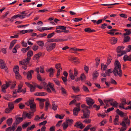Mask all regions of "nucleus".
<instances>
[{
  "label": "nucleus",
  "mask_w": 131,
  "mask_h": 131,
  "mask_svg": "<svg viewBox=\"0 0 131 131\" xmlns=\"http://www.w3.org/2000/svg\"><path fill=\"white\" fill-rule=\"evenodd\" d=\"M114 66L113 70V73L114 76L117 77L118 75L120 77H122V72L121 68V64L118 60L115 61Z\"/></svg>",
  "instance_id": "f257e3e1"
},
{
  "label": "nucleus",
  "mask_w": 131,
  "mask_h": 131,
  "mask_svg": "<svg viewBox=\"0 0 131 131\" xmlns=\"http://www.w3.org/2000/svg\"><path fill=\"white\" fill-rule=\"evenodd\" d=\"M128 117H127L123 119V121L120 123V125L123 126L120 129L119 131H125L127 128L126 124H128L129 126L130 124V120L128 119Z\"/></svg>",
  "instance_id": "f03ea898"
},
{
  "label": "nucleus",
  "mask_w": 131,
  "mask_h": 131,
  "mask_svg": "<svg viewBox=\"0 0 131 131\" xmlns=\"http://www.w3.org/2000/svg\"><path fill=\"white\" fill-rule=\"evenodd\" d=\"M49 43V42H47L46 44L47 45L46 47V50L47 51L49 52L51 51L55 48L56 46V44L55 43L50 44Z\"/></svg>",
  "instance_id": "7ed1b4c3"
},
{
  "label": "nucleus",
  "mask_w": 131,
  "mask_h": 131,
  "mask_svg": "<svg viewBox=\"0 0 131 131\" xmlns=\"http://www.w3.org/2000/svg\"><path fill=\"white\" fill-rule=\"evenodd\" d=\"M83 113V116H81V118L82 119L88 118L90 117V111L88 109H84L82 110Z\"/></svg>",
  "instance_id": "20e7f679"
},
{
  "label": "nucleus",
  "mask_w": 131,
  "mask_h": 131,
  "mask_svg": "<svg viewBox=\"0 0 131 131\" xmlns=\"http://www.w3.org/2000/svg\"><path fill=\"white\" fill-rule=\"evenodd\" d=\"M118 31V30L114 29H112L110 30L109 31L107 32L106 33L108 34H110L112 36H114V34H115L116 35H118L119 34L121 35V33H119L118 32L115 33V32Z\"/></svg>",
  "instance_id": "39448f33"
},
{
  "label": "nucleus",
  "mask_w": 131,
  "mask_h": 131,
  "mask_svg": "<svg viewBox=\"0 0 131 131\" xmlns=\"http://www.w3.org/2000/svg\"><path fill=\"white\" fill-rule=\"evenodd\" d=\"M85 99L87 104L89 106H92L95 103L91 97H86Z\"/></svg>",
  "instance_id": "423d86ee"
},
{
  "label": "nucleus",
  "mask_w": 131,
  "mask_h": 131,
  "mask_svg": "<svg viewBox=\"0 0 131 131\" xmlns=\"http://www.w3.org/2000/svg\"><path fill=\"white\" fill-rule=\"evenodd\" d=\"M9 86V84L8 82H6L5 84H3L1 86L2 91L4 93L6 92V89L8 88Z\"/></svg>",
  "instance_id": "0eeeda50"
},
{
  "label": "nucleus",
  "mask_w": 131,
  "mask_h": 131,
  "mask_svg": "<svg viewBox=\"0 0 131 131\" xmlns=\"http://www.w3.org/2000/svg\"><path fill=\"white\" fill-rule=\"evenodd\" d=\"M25 84L29 87L30 88V90L31 92H34L36 88L32 84H30L28 82H26Z\"/></svg>",
  "instance_id": "6e6552de"
},
{
  "label": "nucleus",
  "mask_w": 131,
  "mask_h": 131,
  "mask_svg": "<svg viewBox=\"0 0 131 131\" xmlns=\"http://www.w3.org/2000/svg\"><path fill=\"white\" fill-rule=\"evenodd\" d=\"M74 126L80 128L81 129H82L85 127V126H83V124L80 121L77 122L74 125Z\"/></svg>",
  "instance_id": "1a4fd4ad"
},
{
  "label": "nucleus",
  "mask_w": 131,
  "mask_h": 131,
  "mask_svg": "<svg viewBox=\"0 0 131 131\" xmlns=\"http://www.w3.org/2000/svg\"><path fill=\"white\" fill-rule=\"evenodd\" d=\"M34 71L32 70H31L30 71H28L27 73V78L29 80H30L32 78V75L31 73H33Z\"/></svg>",
  "instance_id": "9d476101"
},
{
  "label": "nucleus",
  "mask_w": 131,
  "mask_h": 131,
  "mask_svg": "<svg viewBox=\"0 0 131 131\" xmlns=\"http://www.w3.org/2000/svg\"><path fill=\"white\" fill-rule=\"evenodd\" d=\"M15 123L17 124H18L23 120V118L19 116H15Z\"/></svg>",
  "instance_id": "9b49d317"
},
{
  "label": "nucleus",
  "mask_w": 131,
  "mask_h": 131,
  "mask_svg": "<svg viewBox=\"0 0 131 131\" xmlns=\"http://www.w3.org/2000/svg\"><path fill=\"white\" fill-rule=\"evenodd\" d=\"M6 65L4 61L2 59L0 60V67L2 69L6 67Z\"/></svg>",
  "instance_id": "f8f14e48"
},
{
  "label": "nucleus",
  "mask_w": 131,
  "mask_h": 131,
  "mask_svg": "<svg viewBox=\"0 0 131 131\" xmlns=\"http://www.w3.org/2000/svg\"><path fill=\"white\" fill-rule=\"evenodd\" d=\"M30 109L32 112H35L36 110V106L35 103H34L30 105Z\"/></svg>",
  "instance_id": "ddd939ff"
},
{
  "label": "nucleus",
  "mask_w": 131,
  "mask_h": 131,
  "mask_svg": "<svg viewBox=\"0 0 131 131\" xmlns=\"http://www.w3.org/2000/svg\"><path fill=\"white\" fill-rule=\"evenodd\" d=\"M42 53L41 52H39L36 54L33 58V59L34 60H38L40 57Z\"/></svg>",
  "instance_id": "4468645a"
},
{
  "label": "nucleus",
  "mask_w": 131,
  "mask_h": 131,
  "mask_svg": "<svg viewBox=\"0 0 131 131\" xmlns=\"http://www.w3.org/2000/svg\"><path fill=\"white\" fill-rule=\"evenodd\" d=\"M117 41V39L114 37H112L110 39V41L112 45L115 44L116 43Z\"/></svg>",
  "instance_id": "2eb2a0df"
},
{
  "label": "nucleus",
  "mask_w": 131,
  "mask_h": 131,
  "mask_svg": "<svg viewBox=\"0 0 131 131\" xmlns=\"http://www.w3.org/2000/svg\"><path fill=\"white\" fill-rule=\"evenodd\" d=\"M123 59L124 61H131V56H128L127 55H125L123 57Z\"/></svg>",
  "instance_id": "dca6fc26"
},
{
  "label": "nucleus",
  "mask_w": 131,
  "mask_h": 131,
  "mask_svg": "<svg viewBox=\"0 0 131 131\" xmlns=\"http://www.w3.org/2000/svg\"><path fill=\"white\" fill-rule=\"evenodd\" d=\"M53 69L52 68H51L50 69L46 70V71L47 72H49V76L50 77H52L53 75Z\"/></svg>",
  "instance_id": "f3484780"
},
{
  "label": "nucleus",
  "mask_w": 131,
  "mask_h": 131,
  "mask_svg": "<svg viewBox=\"0 0 131 131\" xmlns=\"http://www.w3.org/2000/svg\"><path fill=\"white\" fill-rule=\"evenodd\" d=\"M34 115V112H30L26 113V115L28 119H30Z\"/></svg>",
  "instance_id": "a211bd4d"
},
{
  "label": "nucleus",
  "mask_w": 131,
  "mask_h": 131,
  "mask_svg": "<svg viewBox=\"0 0 131 131\" xmlns=\"http://www.w3.org/2000/svg\"><path fill=\"white\" fill-rule=\"evenodd\" d=\"M47 100L46 101L45 105V111H47L49 106H50V104L49 101L48 99H47Z\"/></svg>",
  "instance_id": "6ab92c4d"
},
{
  "label": "nucleus",
  "mask_w": 131,
  "mask_h": 131,
  "mask_svg": "<svg viewBox=\"0 0 131 131\" xmlns=\"http://www.w3.org/2000/svg\"><path fill=\"white\" fill-rule=\"evenodd\" d=\"M84 31L85 32H87L89 33L95 31V30L94 29L91 30V28H85L84 29Z\"/></svg>",
  "instance_id": "aec40b11"
},
{
  "label": "nucleus",
  "mask_w": 131,
  "mask_h": 131,
  "mask_svg": "<svg viewBox=\"0 0 131 131\" xmlns=\"http://www.w3.org/2000/svg\"><path fill=\"white\" fill-rule=\"evenodd\" d=\"M130 37L129 36H126L124 37L123 39V43L128 42L130 40Z\"/></svg>",
  "instance_id": "412c9836"
},
{
  "label": "nucleus",
  "mask_w": 131,
  "mask_h": 131,
  "mask_svg": "<svg viewBox=\"0 0 131 131\" xmlns=\"http://www.w3.org/2000/svg\"><path fill=\"white\" fill-rule=\"evenodd\" d=\"M17 40H13L10 43L9 47V49L11 50L15 44Z\"/></svg>",
  "instance_id": "4be33fe9"
},
{
  "label": "nucleus",
  "mask_w": 131,
  "mask_h": 131,
  "mask_svg": "<svg viewBox=\"0 0 131 131\" xmlns=\"http://www.w3.org/2000/svg\"><path fill=\"white\" fill-rule=\"evenodd\" d=\"M124 48V47L123 46H118L116 49L117 52L118 53L121 52L123 49Z\"/></svg>",
  "instance_id": "5701e85b"
},
{
  "label": "nucleus",
  "mask_w": 131,
  "mask_h": 131,
  "mask_svg": "<svg viewBox=\"0 0 131 131\" xmlns=\"http://www.w3.org/2000/svg\"><path fill=\"white\" fill-rule=\"evenodd\" d=\"M71 88L74 92L75 93H77L80 91V89L78 86L75 88L74 86H71Z\"/></svg>",
  "instance_id": "b1692460"
},
{
  "label": "nucleus",
  "mask_w": 131,
  "mask_h": 131,
  "mask_svg": "<svg viewBox=\"0 0 131 131\" xmlns=\"http://www.w3.org/2000/svg\"><path fill=\"white\" fill-rule=\"evenodd\" d=\"M112 60V57L109 54L107 58V62H106V64L107 65H109L111 62Z\"/></svg>",
  "instance_id": "393cba45"
},
{
  "label": "nucleus",
  "mask_w": 131,
  "mask_h": 131,
  "mask_svg": "<svg viewBox=\"0 0 131 131\" xmlns=\"http://www.w3.org/2000/svg\"><path fill=\"white\" fill-rule=\"evenodd\" d=\"M116 112L121 117H123L124 115V113L121 111H120L119 109H117L116 111Z\"/></svg>",
  "instance_id": "a878e982"
},
{
  "label": "nucleus",
  "mask_w": 131,
  "mask_h": 131,
  "mask_svg": "<svg viewBox=\"0 0 131 131\" xmlns=\"http://www.w3.org/2000/svg\"><path fill=\"white\" fill-rule=\"evenodd\" d=\"M80 80L82 81H84L86 80V77L84 73L81 74L80 76Z\"/></svg>",
  "instance_id": "bb28decb"
},
{
  "label": "nucleus",
  "mask_w": 131,
  "mask_h": 131,
  "mask_svg": "<svg viewBox=\"0 0 131 131\" xmlns=\"http://www.w3.org/2000/svg\"><path fill=\"white\" fill-rule=\"evenodd\" d=\"M8 106L9 109L12 110L14 108V105L12 102H9L8 103Z\"/></svg>",
  "instance_id": "cd10ccee"
},
{
  "label": "nucleus",
  "mask_w": 131,
  "mask_h": 131,
  "mask_svg": "<svg viewBox=\"0 0 131 131\" xmlns=\"http://www.w3.org/2000/svg\"><path fill=\"white\" fill-rule=\"evenodd\" d=\"M113 100V99H109L104 100V103L106 104V106H107L108 105V102H112Z\"/></svg>",
  "instance_id": "c85d7f7f"
},
{
  "label": "nucleus",
  "mask_w": 131,
  "mask_h": 131,
  "mask_svg": "<svg viewBox=\"0 0 131 131\" xmlns=\"http://www.w3.org/2000/svg\"><path fill=\"white\" fill-rule=\"evenodd\" d=\"M13 71L14 73H16L19 72V67L18 66H16L13 69Z\"/></svg>",
  "instance_id": "c756f323"
},
{
  "label": "nucleus",
  "mask_w": 131,
  "mask_h": 131,
  "mask_svg": "<svg viewBox=\"0 0 131 131\" xmlns=\"http://www.w3.org/2000/svg\"><path fill=\"white\" fill-rule=\"evenodd\" d=\"M79 59L76 57H73L71 59V61H73L74 63H79L80 62L79 61Z\"/></svg>",
  "instance_id": "7c9ffc66"
},
{
  "label": "nucleus",
  "mask_w": 131,
  "mask_h": 131,
  "mask_svg": "<svg viewBox=\"0 0 131 131\" xmlns=\"http://www.w3.org/2000/svg\"><path fill=\"white\" fill-rule=\"evenodd\" d=\"M31 123V122H29L23 124L22 125V127L23 129H24L27 127Z\"/></svg>",
  "instance_id": "2f4dec72"
},
{
  "label": "nucleus",
  "mask_w": 131,
  "mask_h": 131,
  "mask_svg": "<svg viewBox=\"0 0 131 131\" xmlns=\"http://www.w3.org/2000/svg\"><path fill=\"white\" fill-rule=\"evenodd\" d=\"M13 122V119L12 118L8 119L6 121V123L8 126L11 125Z\"/></svg>",
  "instance_id": "473e14b6"
},
{
  "label": "nucleus",
  "mask_w": 131,
  "mask_h": 131,
  "mask_svg": "<svg viewBox=\"0 0 131 131\" xmlns=\"http://www.w3.org/2000/svg\"><path fill=\"white\" fill-rule=\"evenodd\" d=\"M99 75V73L97 71H94L93 73V79H94L96 78Z\"/></svg>",
  "instance_id": "72a5a7b5"
},
{
  "label": "nucleus",
  "mask_w": 131,
  "mask_h": 131,
  "mask_svg": "<svg viewBox=\"0 0 131 131\" xmlns=\"http://www.w3.org/2000/svg\"><path fill=\"white\" fill-rule=\"evenodd\" d=\"M66 123L68 124V125L71 126L73 122V120L72 119H68L66 120Z\"/></svg>",
  "instance_id": "f704fd0d"
},
{
  "label": "nucleus",
  "mask_w": 131,
  "mask_h": 131,
  "mask_svg": "<svg viewBox=\"0 0 131 131\" xmlns=\"http://www.w3.org/2000/svg\"><path fill=\"white\" fill-rule=\"evenodd\" d=\"M52 109L56 111L57 110V107H58V106L55 104V103L54 102H52V104L51 105Z\"/></svg>",
  "instance_id": "c9c22d12"
},
{
  "label": "nucleus",
  "mask_w": 131,
  "mask_h": 131,
  "mask_svg": "<svg viewBox=\"0 0 131 131\" xmlns=\"http://www.w3.org/2000/svg\"><path fill=\"white\" fill-rule=\"evenodd\" d=\"M30 59L31 58L27 57L26 59H23V61H24L25 64H27L29 63Z\"/></svg>",
  "instance_id": "e433bc0d"
},
{
  "label": "nucleus",
  "mask_w": 131,
  "mask_h": 131,
  "mask_svg": "<svg viewBox=\"0 0 131 131\" xmlns=\"http://www.w3.org/2000/svg\"><path fill=\"white\" fill-rule=\"evenodd\" d=\"M113 72V71H112V69H110L108 70H106L105 71V73L107 74L108 76H110V73Z\"/></svg>",
  "instance_id": "4c0bfd02"
},
{
  "label": "nucleus",
  "mask_w": 131,
  "mask_h": 131,
  "mask_svg": "<svg viewBox=\"0 0 131 131\" xmlns=\"http://www.w3.org/2000/svg\"><path fill=\"white\" fill-rule=\"evenodd\" d=\"M33 54V52L31 50L28 51L27 53V57L30 58V57L32 56Z\"/></svg>",
  "instance_id": "58836bf2"
},
{
  "label": "nucleus",
  "mask_w": 131,
  "mask_h": 131,
  "mask_svg": "<svg viewBox=\"0 0 131 131\" xmlns=\"http://www.w3.org/2000/svg\"><path fill=\"white\" fill-rule=\"evenodd\" d=\"M78 109L74 108L73 110V115L75 116H77L78 114L79 111Z\"/></svg>",
  "instance_id": "ea45409f"
},
{
  "label": "nucleus",
  "mask_w": 131,
  "mask_h": 131,
  "mask_svg": "<svg viewBox=\"0 0 131 131\" xmlns=\"http://www.w3.org/2000/svg\"><path fill=\"white\" fill-rule=\"evenodd\" d=\"M35 124H33L31 126L28 127L26 129V131L32 130L35 128Z\"/></svg>",
  "instance_id": "a19ab883"
},
{
  "label": "nucleus",
  "mask_w": 131,
  "mask_h": 131,
  "mask_svg": "<svg viewBox=\"0 0 131 131\" xmlns=\"http://www.w3.org/2000/svg\"><path fill=\"white\" fill-rule=\"evenodd\" d=\"M62 29L63 30H66V27L63 26H57L56 29Z\"/></svg>",
  "instance_id": "79ce46f5"
},
{
  "label": "nucleus",
  "mask_w": 131,
  "mask_h": 131,
  "mask_svg": "<svg viewBox=\"0 0 131 131\" xmlns=\"http://www.w3.org/2000/svg\"><path fill=\"white\" fill-rule=\"evenodd\" d=\"M110 104L113 107H116L117 106L118 103H117V102L116 101H115L113 103H110Z\"/></svg>",
  "instance_id": "37998d69"
},
{
  "label": "nucleus",
  "mask_w": 131,
  "mask_h": 131,
  "mask_svg": "<svg viewBox=\"0 0 131 131\" xmlns=\"http://www.w3.org/2000/svg\"><path fill=\"white\" fill-rule=\"evenodd\" d=\"M63 129L64 130H65L67 128L68 126V124L66 122H64L63 124Z\"/></svg>",
  "instance_id": "c03bdc74"
},
{
  "label": "nucleus",
  "mask_w": 131,
  "mask_h": 131,
  "mask_svg": "<svg viewBox=\"0 0 131 131\" xmlns=\"http://www.w3.org/2000/svg\"><path fill=\"white\" fill-rule=\"evenodd\" d=\"M107 64L104 65L102 63L101 65V69L102 70L103 67V70L104 71L106 70L107 68Z\"/></svg>",
  "instance_id": "a18cd8bd"
},
{
  "label": "nucleus",
  "mask_w": 131,
  "mask_h": 131,
  "mask_svg": "<svg viewBox=\"0 0 131 131\" xmlns=\"http://www.w3.org/2000/svg\"><path fill=\"white\" fill-rule=\"evenodd\" d=\"M37 43L41 47H43L44 46V43L42 41H37Z\"/></svg>",
  "instance_id": "49530a36"
},
{
  "label": "nucleus",
  "mask_w": 131,
  "mask_h": 131,
  "mask_svg": "<svg viewBox=\"0 0 131 131\" xmlns=\"http://www.w3.org/2000/svg\"><path fill=\"white\" fill-rule=\"evenodd\" d=\"M67 40V39H54V42H62L65 41H66Z\"/></svg>",
  "instance_id": "de8ad7c7"
},
{
  "label": "nucleus",
  "mask_w": 131,
  "mask_h": 131,
  "mask_svg": "<svg viewBox=\"0 0 131 131\" xmlns=\"http://www.w3.org/2000/svg\"><path fill=\"white\" fill-rule=\"evenodd\" d=\"M30 46H28L26 48H22L21 51L23 52L24 53H26L28 50L30 49Z\"/></svg>",
  "instance_id": "09e8293b"
},
{
  "label": "nucleus",
  "mask_w": 131,
  "mask_h": 131,
  "mask_svg": "<svg viewBox=\"0 0 131 131\" xmlns=\"http://www.w3.org/2000/svg\"><path fill=\"white\" fill-rule=\"evenodd\" d=\"M100 59L97 58L95 59L96 61V67L97 68L100 63Z\"/></svg>",
  "instance_id": "8fccbe9b"
},
{
  "label": "nucleus",
  "mask_w": 131,
  "mask_h": 131,
  "mask_svg": "<svg viewBox=\"0 0 131 131\" xmlns=\"http://www.w3.org/2000/svg\"><path fill=\"white\" fill-rule=\"evenodd\" d=\"M39 96H43L46 95L47 94V93L45 92H39Z\"/></svg>",
  "instance_id": "3c124183"
},
{
  "label": "nucleus",
  "mask_w": 131,
  "mask_h": 131,
  "mask_svg": "<svg viewBox=\"0 0 131 131\" xmlns=\"http://www.w3.org/2000/svg\"><path fill=\"white\" fill-rule=\"evenodd\" d=\"M15 73V77L17 79H19L21 78V76L20 75L19 72L18 73Z\"/></svg>",
  "instance_id": "603ef678"
},
{
  "label": "nucleus",
  "mask_w": 131,
  "mask_h": 131,
  "mask_svg": "<svg viewBox=\"0 0 131 131\" xmlns=\"http://www.w3.org/2000/svg\"><path fill=\"white\" fill-rule=\"evenodd\" d=\"M80 104H81L80 103H78L76 104H75V105L76 107L75 108L78 109V111H80Z\"/></svg>",
  "instance_id": "864d4df0"
},
{
  "label": "nucleus",
  "mask_w": 131,
  "mask_h": 131,
  "mask_svg": "<svg viewBox=\"0 0 131 131\" xmlns=\"http://www.w3.org/2000/svg\"><path fill=\"white\" fill-rule=\"evenodd\" d=\"M55 33L53 32L49 34L47 36V38L49 39L52 37L54 35Z\"/></svg>",
  "instance_id": "5fc2aeb1"
},
{
  "label": "nucleus",
  "mask_w": 131,
  "mask_h": 131,
  "mask_svg": "<svg viewBox=\"0 0 131 131\" xmlns=\"http://www.w3.org/2000/svg\"><path fill=\"white\" fill-rule=\"evenodd\" d=\"M19 107L20 109H22L25 107V105L23 104L22 103H20L19 104Z\"/></svg>",
  "instance_id": "6e6d98bb"
},
{
  "label": "nucleus",
  "mask_w": 131,
  "mask_h": 131,
  "mask_svg": "<svg viewBox=\"0 0 131 131\" xmlns=\"http://www.w3.org/2000/svg\"><path fill=\"white\" fill-rule=\"evenodd\" d=\"M60 89L61 91V93L62 94H66L67 92L63 88L61 87Z\"/></svg>",
  "instance_id": "4d7b16f0"
},
{
  "label": "nucleus",
  "mask_w": 131,
  "mask_h": 131,
  "mask_svg": "<svg viewBox=\"0 0 131 131\" xmlns=\"http://www.w3.org/2000/svg\"><path fill=\"white\" fill-rule=\"evenodd\" d=\"M55 67L57 69H58L59 68H60L61 70H62L61 64L60 63L58 64H56L55 65Z\"/></svg>",
  "instance_id": "13d9d810"
},
{
  "label": "nucleus",
  "mask_w": 131,
  "mask_h": 131,
  "mask_svg": "<svg viewBox=\"0 0 131 131\" xmlns=\"http://www.w3.org/2000/svg\"><path fill=\"white\" fill-rule=\"evenodd\" d=\"M82 89L85 92H89V90L88 88L86 86L83 85Z\"/></svg>",
  "instance_id": "bf43d9fd"
},
{
  "label": "nucleus",
  "mask_w": 131,
  "mask_h": 131,
  "mask_svg": "<svg viewBox=\"0 0 131 131\" xmlns=\"http://www.w3.org/2000/svg\"><path fill=\"white\" fill-rule=\"evenodd\" d=\"M64 116V115L61 116L60 115L57 114L56 115L55 117L57 118H59L60 119H62Z\"/></svg>",
  "instance_id": "052dcab7"
},
{
  "label": "nucleus",
  "mask_w": 131,
  "mask_h": 131,
  "mask_svg": "<svg viewBox=\"0 0 131 131\" xmlns=\"http://www.w3.org/2000/svg\"><path fill=\"white\" fill-rule=\"evenodd\" d=\"M100 105L97 106L96 104H94L93 106V107L95 108L96 111H98L100 109Z\"/></svg>",
  "instance_id": "680f3d73"
},
{
  "label": "nucleus",
  "mask_w": 131,
  "mask_h": 131,
  "mask_svg": "<svg viewBox=\"0 0 131 131\" xmlns=\"http://www.w3.org/2000/svg\"><path fill=\"white\" fill-rule=\"evenodd\" d=\"M17 124L16 123H14L13 124L12 126V129H13V131H14L15 130V129L17 127Z\"/></svg>",
  "instance_id": "e2e57ef3"
},
{
  "label": "nucleus",
  "mask_w": 131,
  "mask_h": 131,
  "mask_svg": "<svg viewBox=\"0 0 131 131\" xmlns=\"http://www.w3.org/2000/svg\"><path fill=\"white\" fill-rule=\"evenodd\" d=\"M53 80L57 85L58 86L60 85L59 81L58 80H57L56 79H53Z\"/></svg>",
  "instance_id": "0e129e2a"
},
{
  "label": "nucleus",
  "mask_w": 131,
  "mask_h": 131,
  "mask_svg": "<svg viewBox=\"0 0 131 131\" xmlns=\"http://www.w3.org/2000/svg\"><path fill=\"white\" fill-rule=\"evenodd\" d=\"M131 33V31L129 29L128 31H127L126 32L123 34L124 36H125L126 35H130Z\"/></svg>",
  "instance_id": "69168bd1"
},
{
  "label": "nucleus",
  "mask_w": 131,
  "mask_h": 131,
  "mask_svg": "<svg viewBox=\"0 0 131 131\" xmlns=\"http://www.w3.org/2000/svg\"><path fill=\"white\" fill-rule=\"evenodd\" d=\"M91 125H89L86 126L84 129L83 131H87L88 130L90 129V127H91Z\"/></svg>",
  "instance_id": "338daca9"
},
{
  "label": "nucleus",
  "mask_w": 131,
  "mask_h": 131,
  "mask_svg": "<svg viewBox=\"0 0 131 131\" xmlns=\"http://www.w3.org/2000/svg\"><path fill=\"white\" fill-rule=\"evenodd\" d=\"M114 109V108L113 107H111L107 109V111H105V112L106 113H108L109 112L113 111Z\"/></svg>",
  "instance_id": "774afa93"
}]
</instances>
